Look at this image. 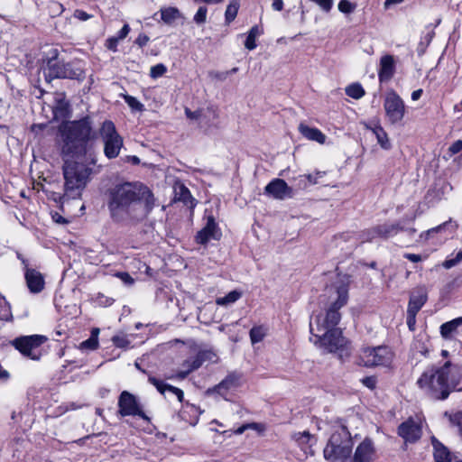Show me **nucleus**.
<instances>
[{"instance_id":"a19ab883","label":"nucleus","mask_w":462,"mask_h":462,"mask_svg":"<svg viewBox=\"0 0 462 462\" xmlns=\"http://www.w3.org/2000/svg\"><path fill=\"white\" fill-rule=\"evenodd\" d=\"M208 8L205 5L199 6L194 15V22L198 24L204 23L207 20Z\"/></svg>"},{"instance_id":"a18cd8bd","label":"nucleus","mask_w":462,"mask_h":462,"mask_svg":"<svg viewBox=\"0 0 462 462\" xmlns=\"http://www.w3.org/2000/svg\"><path fill=\"white\" fill-rule=\"evenodd\" d=\"M119 42H120L115 36H111L106 39L105 45L108 50L116 52L117 51V45Z\"/></svg>"},{"instance_id":"de8ad7c7","label":"nucleus","mask_w":462,"mask_h":462,"mask_svg":"<svg viewBox=\"0 0 462 462\" xmlns=\"http://www.w3.org/2000/svg\"><path fill=\"white\" fill-rule=\"evenodd\" d=\"M416 315V312L407 310V325L411 331L415 329Z\"/></svg>"},{"instance_id":"cd10ccee","label":"nucleus","mask_w":462,"mask_h":462,"mask_svg":"<svg viewBox=\"0 0 462 462\" xmlns=\"http://www.w3.org/2000/svg\"><path fill=\"white\" fill-rule=\"evenodd\" d=\"M292 439L305 451L310 448L314 441L313 436L309 431L295 432L292 434Z\"/></svg>"},{"instance_id":"58836bf2","label":"nucleus","mask_w":462,"mask_h":462,"mask_svg":"<svg viewBox=\"0 0 462 462\" xmlns=\"http://www.w3.org/2000/svg\"><path fill=\"white\" fill-rule=\"evenodd\" d=\"M337 7L341 13L348 14L356 10V5L348 0H341Z\"/></svg>"},{"instance_id":"8fccbe9b","label":"nucleus","mask_w":462,"mask_h":462,"mask_svg":"<svg viewBox=\"0 0 462 462\" xmlns=\"http://www.w3.org/2000/svg\"><path fill=\"white\" fill-rule=\"evenodd\" d=\"M116 276L118 277L126 285L134 284V279L127 273H117Z\"/></svg>"},{"instance_id":"603ef678","label":"nucleus","mask_w":462,"mask_h":462,"mask_svg":"<svg viewBox=\"0 0 462 462\" xmlns=\"http://www.w3.org/2000/svg\"><path fill=\"white\" fill-rule=\"evenodd\" d=\"M461 150H462V140L456 141L448 148V152L451 155L458 153Z\"/></svg>"},{"instance_id":"0e129e2a","label":"nucleus","mask_w":462,"mask_h":462,"mask_svg":"<svg viewBox=\"0 0 462 462\" xmlns=\"http://www.w3.org/2000/svg\"><path fill=\"white\" fill-rule=\"evenodd\" d=\"M52 218L53 220L56 222V223H59V224H66L67 223V220L61 217L60 215H59L58 213H56L55 215L52 216Z\"/></svg>"},{"instance_id":"69168bd1","label":"nucleus","mask_w":462,"mask_h":462,"mask_svg":"<svg viewBox=\"0 0 462 462\" xmlns=\"http://www.w3.org/2000/svg\"><path fill=\"white\" fill-rule=\"evenodd\" d=\"M421 95H422V89H417L411 93V99L413 101H416V100L420 99Z\"/></svg>"},{"instance_id":"37998d69","label":"nucleus","mask_w":462,"mask_h":462,"mask_svg":"<svg viewBox=\"0 0 462 462\" xmlns=\"http://www.w3.org/2000/svg\"><path fill=\"white\" fill-rule=\"evenodd\" d=\"M23 439H16L14 443L11 444V448L13 450V457H17V458H20L23 450L21 448L23 446Z\"/></svg>"},{"instance_id":"2eb2a0df","label":"nucleus","mask_w":462,"mask_h":462,"mask_svg":"<svg viewBox=\"0 0 462 462\" xmlns=\"http://www.w3.org/2000/svg\"><path fill=\"white\" fill-rule=\"evenodd\" d=\"M402 227L399 224H383L371 229H367L363 233V242H372L380 237L387 239L396 236Z\"/></svg>"},{"instance_id":"6ab92c4d","label":"nucleus","mask_w":462,"mask_h":462,"mask_svg":"<svg viewBox=\"0 0 462 462\" xmlns=\"http://www.w3.org/2000/svg\"><path fill=\"white\" fill-rule=\"evenodd\" d=\"M398 433L406 442H414L421 436V426L410 419L399 426Z\"/></svg>"},{"instance_id":"f3484780","label":"nucleus","mask_w":462,"mask_h":462,"mask_svg":"<svg viewBox=\"0 0 462 462\" xmlns=\"http://www.w3.org/2000/svg\"><path fill=\"white\" fill-rule=\"evenodd\" d=\"M265 193L276 199H285L292 198L293 191L282 179H274L269 182L265 189Z\"/></svg>"},{"instance_id":"338daca9","label":"nucleus","mask_w":462,"mask_h":462,"mask_svg":"<svg viewBox=\"0 0 462 462\" xmlns=\"http://www.w3.org/2000/svg\"><path fill=\"white\" fill-rule=\"evenodd\" d=\"M247 430H248L247 423H245V424H243L242 426H240L239 428H237L234 431V433L236 434V435H241V434H243Z\"/></svg>"},{"instance_id":"6e6d98bb","label":"nucleus","mask_w":462,"mask_h":462,"mask_svg":"<svg viewBox=\"0 0 462 462\" xmlns=\"http://www.w3.org/2000/svg\"><path fill=\"white\" fill-rule=\"evenodd\" d=\"M248 430H254L258 432H263L265 430V426L263 423L251 422L247 423Z\"/></svg>"},{"instance_id":"13d9d810","label":"nucleus","mask_w":462,"mask_h":462,"mask_svg":"<svg viewBox=\"0 0 462 462\" xmlns=\"http://www.w3.org/2000/svg\"><path fill=\"white\" fill-rule=\"evenodd\" d=\"M149 42V37L145 34H139V36L135 40V43L140 47L145 46Z\"/></svg>"},{"instance_id":"79ce46f5","label":"nucleus","mask_w":462,"mask_h":462,"mask_svg":"<svg viewBox=\"0 0 462 462\" xmlns=\"http://www.w3.org/2000/svg\"><path fill=\"white\" fill-rule=\"evenodd\" d=\"M460 262H462V250L459 251L454 258H448L445 260L442 263V266L446 269H450L457 265Z\"/></svg>"},{"instance_id":"dca6fc26","label":"nucleus","mask_w":462,"mask_h":462,"mask_svg":"<svg viewBox=\"0 0 462 462\" xmlns=\"http://www.w3.org/2000/svg\"><path fill=\"white\" fill-rule=\"evenodd\" d=\"M207 223L205 226L198 232L196 242L200 245H207L211 240H219L222 233L218 227L215 217L212 215L207 216Z\"/></svg>"},{"instance_id":"09e8293b","label":"nucleus","mask_w":462,"mask_h":462,"mask_svg":"<svg viewBox=\"0 0 462 462\" xmlns=\"http://www.w3.org/2000/svg\"><path fill=\"white\" fill-rule=\"evenodd\" d=\"M447 223H444L442 225H439L436 227H433L431 229H429L428 231H426L425 233H422L420 234V238L421 239H424V240H428L430 236L432 234V233H437V232H439L440 230H442L445 226H446Z\"/></svg>"},{"instance_id":"c9c22d12","label":"nucleus","mask_w":462,"mask_h":462,"mask_svg":"<svg viewBox=\"0 0 462 462\" xmlns=\"http://www.w3.org/2000/svg\"><path fill=\"white\" fill-rule=\"evenodd\" d=\"M11 318V307L6 300L0 294V319L9 320Z\"/></svg>"},{"instance_id":"ddd939ff","label":"nucleus","mask_w":462,"mask_h":462,"mask_svg":"<svg viewBox=\"0 0 462 462\" xmlns=\"http://www.w3.org/2000/svg\"><path fill=\"white\" fill-rule=\"evenodd\" d=\"M244 383L243 375L238 373H231L215 386L214 392L222 396L226 401H230L235 393Z\"/></svg>"},{"instance_id":"c85d7f7f","label":"nucleus","mask_w":462,"mask_h":462,"mask_svg":"<svg viewBox=\"0 0 462 462\" xmlns=\"http://www.w3.org/2000/svg\"><path fill=\"white\" fill-rule=\"evenodd\" d=\"M462 325V317L456 318L440 326V334L444 338H449L457 328Z\"/></svg>"},{"instance_id":"412c9836","label":"nucleus","mask_w":462,"mask_h":462,"mask_svg":"<svg viewBox=\"0 0 462 462\" xmlns=\"http://www.w3.org/2000/svg\"><path fill=\"white\" fill-rule=\"evenodd\" d=\"M428 299L423 288H418L411 294L407 310L418 313L424 306Z\"/></svg>"},{"instance_id":"4be33fe9","label":"nucleus","mask_w":462,"mask_h":462,"mask_svg":"<svg viewBox=\"0 0 462 462\" xmlns=\"http://www.w3.org/2000/svg\"><path fill=\"white\" fill-rule=\"evenodd\" d=\"M148 381L162 394H164L166 392H170V393H173L174 395H176V397L178 398L179 402H181L183 401L184 393H183V391L180 390V388H177L175 386L168 384V383H164L163 381L159 380V379H157V378H155L153 376H149L148 377Z\"/></svg>"},{"instance_id":"1a4fd4ad","label":"nucleus","mask_w":462,"mask_h":462,"mask_svg":"<svg viewBox=\"0 0 462 462\" xmlns=\"http://www.w3.org/2000/svg\"><path fill=\"white\" fill-rule=\"evenodd\" d=\"M48 75L52 78L70 79L81 80L84 72L81 68L72 63H64L57 60H51L47 65Z\"/></svg>"},{"instance_id":"052dcab7","label":"nucleus","mask_w":462,"mask_h":462,"mask_svg":"<svg viewBox=\"0 0 462 462\" xmlns=\"http://www.w3.org/2000/svg\"><path fill=\"white\" fill-rule=\"evenodd\" d=\"M272 6L275 11H282L283 8V1L282 0H273Z\"/></svg>"},{"instance_id":"e433bc0d","label":"nucleus","mask_w":462,"mask_h":462,"mask_svg":"<svg viewBox=\"0 0 462 462\" xmlns=\"http://www.w3.org/2000/svg\"><path fill=\"white\" fill-rule=\"evenodd\" d=\"M124 99L125 103L131 107L132 110H144V106L136 97H132L130 95H124Z\"/></svg>"},{"instance_id":"393cba45","label":"nucleus","mask_w":462,"mask_h":462,"mask_svg":"<svg viewBox=\"0 0 462 462\" xmlns=\"http://www.w3.org/2000/svg\"><path fill=\"white\" fill-rule=\"evenodd\" d=\"M432 445L434 448L433 455L436 462H453L450 452L439 441H438L436 439H433ZM456 462L462 461L457 460Z\"/></svg>"},{"instance_id":"7ed1b4c3","label":"nucleus","mask_w":462,"mask_h":462,"mask_svg":"<svg viewBox=\"0 0 462 462\" xmlns=\"http://www.w3.org/2000/svg\"><path fill=\"white\" fill-rule=\"evenodd\" d=\"M462 366L446 360L427 366L417 380L418 387L431 399L443 401L462 390Z\"/></svg>"},{"instance_id":"f03ea898","label":"nucleus","mask_w":462,"mask_h":462,"mask_svg":"<svg viewBox=\"0 0 462 462\" xmlns=\"http://www.w3.org/2000/svg\"><path fill=\"white\" fill-rule=\"evenodd\" d=\"M106 206L115 222L141 220L154 207L151 189L141 182H121L111 186L106 192Z\"/></svg>"},{"instance_id":"bf43d9fd","label":"nucleus","mask_w":462,"mask_h":462,"mask_svg":"<svg viewBox=\"0 0 462 462\" xmlns=\"http://www.w3.org/2000/svg\"><path fill=\"white\" fill-rule=\"evenodd\" d=\"M75 16L81 21H87L90 17V15L88 14L86 12L80 10H77L75 12Z\"/></svg>"},{"instance_id":"680f3d73","label":"nucleus","mask_w":462,"mask_h":462,"mask_svg":"<svg viewBox=\"0 0 462 462\" xmlns=\"http://www.w3.org/2000/svg\"><path fill=\"white\" fill-rule=\"evenodd\" d=\"M176 13H177V11L175 9L164 10L162 13V17L163 20H167L169 17H171L172 14H174Z\"/></svg>"},{"instance_id":"39448f33","label":"nucleus","mask_w":462,"mask_h":462,"mask_svg":"<svg viewBox=\"0 0 462 462\" xmlns=\"http://www.w3.org/2000/svg\"><path fill=\"white\" fill-rule=\"evenodd\" d=\"M64 158V197L72 199H79L89 180L92 170L83 163L70 161V157Z\"/></svg>"},{"instance_id":"e2e57ef3","label":"nucleus","mask_w":462,"mask_h":462,"mask_svg":"<svg viewBox=\"0 0 462 462\" xmlns=\"http://www.w3.org/2000/svg\"><path fill=\"white\" fill-rule=\"evenodd\" d=\"M9 378V373L0 365V381H6Z\"/></svg>"},{"instance_id":"b1692460","label":"nucleus","mask_w":462,"mask_h":462,"mask_svg":"<svg viewBox=\"0 0 462 462\" xmlns=\"http://www.w3.org/2000/svg\"><path fill=\"white\" fill-rule=\"evenodd\" d=\"M394 72V60L391 55H384L380 60L379 79L381 81L388 80Z\"/></svg>"},{"instance_id":"aec40b11","label":"nucleus","mask_w":462,"mask_h":462,"mask_svg":"<svg viewBox=\"0 0 462 462\" xmlns=\"http://www.w3.org/2000/svg\"><path fill=\"white\" fill-rule=\"evenodd\" d=\"M375 449L372 440L365 439L356 448L353 457L354 462H373L375 458Z\"/></svg>"},{"instance_id":"f704fd0d","label":"nucleus","mask_w":462,"mask_h":462,"mask_svg":"<svg viewBox=\"0 0 462 462\" xmlns=\"http://www.w3.org/2000/svg\"><path fill=\"white\" fill-rule=\"evenodd\" d=\"M267 332V328L263 326H256L251 328L250 330V339L253 344H256L261 342Z\"/></svg>"},{"instance_id":"bb28decb","label":"nucleus","mask_w":462,"mask_h":462,"mask_svg":"<svg viewBox=\"0 0 462 462\" xmlns=\"http://www.w3.org/2000/svg\"><path fill=\"white\" fill-rule=\"evenodd\" d=\"M176 199L182 201L186 206L193 208L195 206L194 199L190 191L183 184H177L174 187Z\"/></svg>"},{"instance_id":"5fc2aeb1","label":"nucleus","mask_w":462,"mask_h":462,"mask_svg":"<svg viewBox=\"0 0 462 462\" xmlns=\"http://www.w3.org/2000/svg\"><path fill=\"white\" fill-rule=\"evenodd\" d=\"M403 257L406 258L407 260L412 262V263H418V262L422 261L423 259L426 258V257H422L420 254H411V253L404 254Z\"/></svg>"},{"instance_id":"4d7b16f0","label":"nucleus","mask_w":462,"mask_h":462,"mask_svg":"<svg viewBox=\"0 0 462 462\" xmlns=\"http://www.w3.org/2000/svg\"><path fill=\"white\" fill-rule=\"evenodd\" d=\"M325 174V172H321V171H318L316 172L315 174H308V175H305V177L307 178V180L312 183V184H316L318 183V179L319 178H321L323 177Z\"/></svg>"},{"instance_id":"20e7f679","label":"nucleus","mask_w":462,"mask_h":462,"mask_svg":"<svg viewBox=\"0 0 462 462\" xmlns=\"http://www.w3.org/2000/svg\"><path fill=\"white\" fill-rule=\"evenodd\" d=\"M62 136L61 152L64 157L79 159L87 153L88 142L92 138V125L88 117L70 121L60 127Z\"/></svg>"},{"instance_id":"a878e982","label":"nucleus","mask_w":462,"mask_h":462,"mask_svg":"<svg viewBox=\"0 0 462 462\" xmlns=\"http://www.w3.org/2000/svg\"><path fill=\"white\" fill-rule=\"evenodd\" d=\"M373 134L375 136L379 145L384 149L389 150L391 148V142L384 129L379 125L374 124L373 126H368Z\"/></svg>"},{"instance_id":"423d86ee","label":"nucleus","mask_w":462,"mask_h":462,"mask_svg":"<svg viewBox=\"0 0 462 462\" xmlns=\"http://www.w3.org/2000/svg\"><path fill=\"white\" fill-rule=\"evenodd\" d=\"M352 446L349 431L345 426H339L332 433L324 448V457L331 462L344 461L350 457Z\"/></svg>"},{"instance_id":"72a5a7b5","label":"nucleus","mask_w":462,"mask_h":462,"mask_svg":"<svg viewBox=\"0 0 462 462\" xmlns=\"http://www.w3.org/2000/svg\"><path fill=\"white\" fill-rule=\"evenodd\" d=\"M345 90L346 94L354 99H360L365 94V89L359 83L350 84Z\"/></svg>"},{"instance_id":"6e6552de","label":"nucleus","mask_w":462,"mask_h":462,"mask_svg":"<svg viewBox=\"0 0 462 462\" xmlns=\"http://www.w3.org/2000/svg\"><path fill=\"white\" fill-rule=\"evenodd\" d=\"M100 135L104 142V153L108 159L116 158L123 146V139L117 134L112 121H105L100 128Z\"/></svg>"},{"instance_id":"ea45409f","label":"nucleus","mask_w":462,"mask_h":462,"mask_svg":"<svg viewBox=\"0 0 462 462\" xmlns=\"http://www.w3.org/2000/svg\"><path fill=\"white\" fill-rule=\"evenodd\" d=\"M115 346L120 348H125L130 345V340L125 335H116L112 337Z\"/></svg>"},{"instance_id":"0eeeda50","label":"nucleus","mask_w":462,"mask_h":462,"mask_svg":"<svg viewBox=\"0 0 462 462\" xmlns=\"http://www.w3.org/2000/svg\"><path fill=\"white\" fill-rule=\"evenodd\" d=\"M359 360L366 367L389 366L393 360V353L386 346H367L362 348Z\"/></svg>"},{"instance_id":"473e14b6","label":"nucleus","mask_w":462,"mask_h":462,"mask_svg":"<svg viewBox=\"0 0 462 462\" xmlns=\"http://www.w3.org/2000/svg\"><path fill=\"white\" fill-rule=\"evenodd\" d=\"M242 296V293L238 291H232L229 293H227L224 297L217 298L216 302L217 305L220 306H227L229 304L235 303L236 300H238Z\"/></svg>"},{"instance_id":"9d476101","label":"nucleus","mask_w":462,"mask_h":462,"mask_svg":"<svg viewBox=\"0 0 462 462\" xmlns=\"http://www.w3.org/2000/svg\"><path fill=\"white\" fill-rule=\"evenodd\" d=\"M118 413L122 417L126 416H137L145 420H148L149 418L146 416L144 411H143V407L139 402L137 397L133 393L123 391L118 398Z\"/></svg>"},{"instance_id":"4468645a","label":"nucleus","mask_w":462,"mask_h":462,"mask_svg":"<svg viewBox=\"0 0 462 462\" xmlns=\"http://www.w3.org/2000/svg\"><path fill=\"white\" fill-rule=\"evenodd\" d=\"M44 339L43 337L38 335L26 336L16 338L13 344L23 356L37 359L38 356L35 351L44 342Z\"/></svg>"},{"instance_id":"f257e3e1","label":"nucleus","mask_w":462,"mask_h":462,"mask_svg":"<svg viewBox=\"0 0 462 462\" xmlns=\"http://www.w3.org/2000/svg\"><path fill=\"white\" fill-rule=\"evenodd\" d=\"M328 297L325 312L314 315L310 322V340L318 348L333 353L342 348L346 338L337 326L340 320L338 310L345 306L348 300V281L339 280L326 289Z\"/></svg>"},{"instance_id":"c03bdc74","label":"nucleus","mask_w":462,"mask_h":462,"mask_svg":"<svg viewBox=\"0 0 462 462\" xmlns=\"http://www.w3.org/2000/svg\"><path fill=\"white\" fill-rule=\"evenodd\" d=\"M97 346H98V340L90 337L88 339L83 341L80 344L79 348L94 350V349L97 348Z\"/></svg>"},{"instance_id":"49530a36","label":"nucleus","mask_w":462,"mask_h":462,"mask_svg":"<svg viewBox=\"0 0 462 462\" xmlns=\"http://www.w3.org/2000/svg\"><path fill=\"white\" fill-rule=\"evenodd\" d=\"M361 382H362V383L365 386H366L367 388L373 390L376 386L377 380H376L375 376H366V377H364L361 380Z\"/></svg>"},{"instance_id":"5701e85b","label":"nucleus","mask_w":462,"mask_h":462,"mask_svg":"<svg viewBox=\"0 0 462 462\" xmlns=\"http://www.w3.org/2000/svg\"><path fill=\"white\" fill-rule=\"evenodd\" d=\"M299 132L310 141H315L320 144L326 142V135L316 127H310L301 123L299 125Z\"/></svg>"},{"instance_id":"4c0bfd02","label":"nucleus","mask_w":462,"mask_h":462,"mask_svg":"<svg viewBox=\"0 0 462 462\" xmlns=\"http://www.w3.org/2000/svg\"><path fill=\"white\" fill-rule=\"evenodd\" d=\"M167 71V68L162 63L152 66L150 69V77L152 79H158L163 76Z\"/></svg>"},{"instance_id":"2f4dec72","label":"nucleus","mask_w":462,"mask_h":462,"mask_svg":"<svg viewBox=\"0 0 462 462\" xmlns=\"http://www.w3.org/2000/svg\"><path fill=\"white\" fill-rule=\"evenodd\" d=\"M445 416L448 418L450 425L462 436V411L453 413L445 412Z\"/></svg>"},{"instance_id":"7c9ffc66","label":"nucleus","mask_w":462,"mask_h":462,"mask_svg":"<svg viewBox=\"0 0 462 462\" xmlns=\"http://www.w3.org/2000/svg\"><path fill=\"white\" fill-rule=\"evenodd\" d=\"M239 6V0H229V4L227 5L225 13V19L227 23H230L235 20L238 13Z\"/></svg>"},{"instance_id":"f8f14e48","label":"nucleus","mask_w":462,"mask_h":462,"mask_svg":"<svg viewBox=\"0 0 462 462\" xmlns=\"http://www.w3.org/2000/svg\"><path fill=\"white\" fill-rule=\"evenodd\" d=\"M216 355L210 350H200L196 355L189 357L182 363L183 370L178 372L175 375H170L168 379L177 378L182 380L188 376L189 373L199 369L202 364L207 361H214Z\"/></svg>"},{"instance_id":"864d4df0","label":"nucleus","mask_w":462,"mask_h":462,"mask_svg":"<svg viewBox=\"0 0 462 462\" xmlns=\"http://www.w3.org/2000/svg\"><path fill=\"white\" fill-rule=\"evenodd\" d=\"M185 115L188 118L191 120H199L201 116L200 110L191 111L189 108H185Z\"/></svg>"},{"instance_id":"a211bd4d","label":"nucleus","mask_w":462,"mask_h":462,"mask_svg":"<svg viewBox=\"0 0 462 462\" xmlns=\"http://www.w3.org/2000/svg\"><path fill=\"white\" fill-rule=\"evenodd\" d=\"M24 264V277L28 289L32 293H39L44 289L45 282L43 275L37 270L29 268L23 260Z\"/></svg>"},{"instance_id":"774afa93","label":"nucleus","mask_w":462,"mask_h":462,"mask_svg":"<svg viewBox=\"0 0 462 462\" xmlns=\"http://www.w3.org/2000/svg\"><path fill=\"white\" fill-rule=\"evenodd\" d=\"M128 162H131L133 164L136 165L140 163V159L135 155H132L128 156Z\"/></svg>"},{"instance_id":"3c124183","label":"nucleus","mask_w":462,"mask_h":462,"mask_svg":"<svg viewBox=\"0 0 462 462\" xmlns=\"http://www.w3.org/2000/svg\"><path fill=\"white\" fill-rule=\"evenodd\" d=\"M130 26L129 24L125 23L122 29L115 35V37L119 41H123L130 32Z\"/></svg>"},{"instance_id":"9b49d317","label":"nucleus","mask_w":462,"mask_h":462,"mask_svg":"<svg viewBox=\"0 0 462 462\" xmlns=\"http://www.w3.org/2000/svg\"><path fill=\"white\" fill-rule=\"evenodd\" d=\"M383 107L388 121L395 125L402 120L405 115L403 100L395 92L386 94Z\"/></svg>"},{"instance_id":"c756f323","label":"nucleus","mask_w":462,"mask_h":462,"mask_svg":"<svg viewBox=\"0 0 462 462\" xmlns=\"http://www.w3.org/2000/svg\"><path fill=\"white\" fill-rule=\"evenodd\" d=\"M263 33V30L257 26H253L246 36L245 46L247 50L252 51L256 48V39Z\"/></svg>"}]
</instances>
